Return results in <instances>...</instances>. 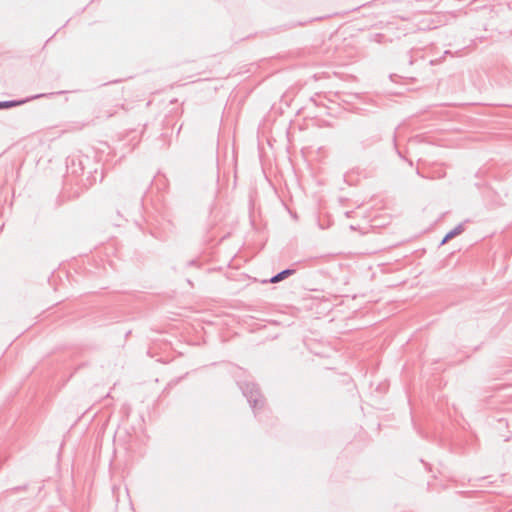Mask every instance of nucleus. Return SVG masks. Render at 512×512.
<instances>
[{
  "mask_svg": "<svg viewBox=\"0 0 512 512\" xmlns=\"http://www.w3.org/2000/svg\"><path fill=\"white\" fill-rule=\"evenodd\" d=\"M241 389L253 408H256L257 405L261 403V395L255 384L246 383L245 385L241 386Z\"/></svg>",
  "mask_w": 512,
  "mask_h": 512,
  "instance_id": "obj_1",
  "label": "nucleus"
},
{
  "mask_svg": "<svg viewBox=\"0 0 512 512\" xmlns=\"http://www.w3.org/2000/svg\"><path fill=\"white\" fill-rule=\"evenodd\" d=\"M42 96H44V95L42 94ZM38 97H41V95H35L31 99H35V98H38Z\"/></svg>",
  "mask_w": 512,
  "mask_h": 512,
  "instance_id": "obj_5",
  "label": "nucleus"
},
{
  "mask_svg": "<svg viewBox=\"0 0 512 512\" xmlns=\"http://www.w3.org/2000/svg\"><path fill=\"white\" fill-rule=\"evenodd\" d=\"M295 271L293 269H285L278 274L274 275L269 282L270 283H277L285 279L286 277L292 275Z\"/></svg>",
  "mask_w": 512,
  "mask_h": 512,
  "instance_id": "obj_3",
  "label": "nucleus"
},
{
  "mask_svg": "<svg viewBox=\"0 0 512 512\" xmlns=\"http://www.w3.org/2000/svg\"><path fill=\"white\" fill-rule=\"evenodd\" d=\"M26 100H20V101H0V109H3V108H11V107H15V106H18V105H21L23 103H25Z\"/></svg>",
  "mask_w": 512,
  "mask_h": 512,
  "instance_id": "obj_4",
  "label": "nucleus"
},
{
  "mask_svg": "<svg viewBox=\"0 0 512 512\" xmlns=\"http://www.w3.org/2000/svg\"><path fill=\"white\" fill-rule=\"evenodd\" d=\"M464 231V225L463 224H459L457 225L454 229H452L451 231H449L445 236L444 238L442 239L441 241V245L445 244L446 242H448L449 240H451L452 238H454L455 236L461 234L462 232Z\"/></svg>",
  "mask_w": 512,
  "mask_h": 512,
  "instance_id": "obj_2",
  "label": "nucleus"
}]
</instances>
